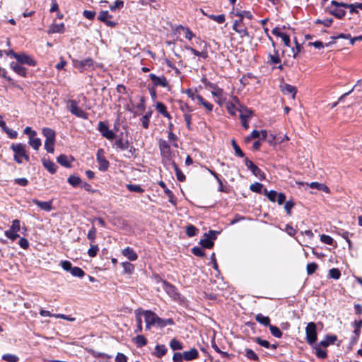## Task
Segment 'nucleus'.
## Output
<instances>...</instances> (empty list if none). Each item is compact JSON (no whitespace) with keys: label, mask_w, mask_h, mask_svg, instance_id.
Wrapping results in <instances>:
<instances>
[{"label":"nucleus","mask_w":362,"mask_h":362,"mask_svg":"<svg viewBox=\"0 0 362 362\" xmlns=\"http://www.w3.org/2000/svg\"><path fill=\"white\" fill-rule=\"evenodd\" d=\"M267 63L270 65L278 64L281 63V59L279 57V52L274 49V54H268Z\"/></svg>","instance_id":"obj_26"},{"label":"nucleus","mask_w":362,"mask_h":362,"mask_svg":"<svg viewBox=\"0 0 362 362\" xmlns=\"http://www.w3.org/2000/svg\"><path fill=\"white\" fill-rule=\"evenodd\" d=\"M70 273L72 276L78 278H82L85 275L83 270L78 267H74Z\"/></svg>","instance_id":"obj_47"},{"label":"nucleus","mask_w":362,"mask_h":362,"mask_svg":"<svg viewBox=\"0 0 362 362\" xmlns=\"http://www.w3.org/2000/svg\"><path fill=\"white\" fill-rule=\"evenodd\" d=\"M317 269V264L315 262L308 263L307 264V273L308 275L313 274Z\"/></svg>","instance_id":"obj_64"},{"label":"nucleus","mask_w":362,"mask_h":362,"mask_svg":"<svg viewBox=\"0 0 362 362\" xmlns=\"http://www.w3.org/2000/svg\"><path fill=\"white\" fill-rule=\"evenodd\" d=\"M233 29L240 35L241 38L249 37V33L242 19L235 20L233 24Z\"/></svg>","instance_id":"obj_8"},{"label":"nucleus","mask_w":362,"mask_h":362,"mask_svg":"<svg viewBox=\"0 0 362 362\" xmlns=\"http://www.w3.org/2000/svg\"><path fill=\"white\" fill-rule=\"evenodd\" d=\"M11 68L19 76L25 77L26 76V69L21 64L16 62H11L10 64Z\"/></svg>","instance_id":"obj_23"},{"label":"nucleus","mask_w":362,"mask_h":362,"mask_svg":"<svg viewBox=\"0 0 362 362\" xmlns=\"http://www.w3.org/2000/svg\"><path fill=\"white\" fill-rule=\"evenodd\" d=\"M97 161L98 163V168L100 171H106L109 168V162L104 156V150L99 148L97 151Z\"/></svg>","instance_id":"obj_10"},{"label":"nucleus","mask_w":362,"mask_h":362,"mask_svg":"<svg viewBox=\"0 0 362 362\" xmlns=\"http://www.w3.org/2000/svg\"><path fill=\"white\" fill-rule=\"evenodd\" d=\"M233 13L235 16L239 17V19H242V21L245 18L251 20L252 18V14L249 11H240L236 10L235 11H233Z\"/></svg>","instance_id":"obj_33"},{"label":"nucleus","mask_w":362,"mask_h":362,"mask_svg":"<svg viewBox=\"0 0 362 362\" xmlns=\"http://www.w3.org/2000/svg\"><path fill=\"white\" fill-rule=\"evenodd\" d=\"M170 346L173 351L176 350H182L183 349L182 344L177 340L176 339H173L170 342Z\"/></svg>","instance_id":"obj_43"},{"label":"nucleus","mask_w":362,"mask_h":362,"mask_svg":"<svg viewBox=\"0 0 362 362\" xmlns=\"http://www.w3.org/2000/svg\"><path fill=\"white\" fill-rule=\"evenodd\" d=\"M28 144L35 151H37L42 144L40 139L35 136L29 138Z\"/></svg>","instance_id":"obj_37"},{"label":"nucleus","mask_w":362,"mask_h":362,"mask_svg":"<svg viewBox=\"0 0 362 362\" xmlns=\"http://www.w3.org/2000/svg\"><path fill=\"white\" fill-rule=\"evenodd\" d=\"M2 359L8 362H18V357L13 354H4L2 356Z\"/></svg>","instance_id":"obj_57"},{"label":"nucleus","mask_w":362,"mask_h":362,"mask_svg":"<svg viewBox=\"0 0 362 362\" xmlns=\"http://www.w3.org/2000/svg\"><path fill=\"white\" fill-rule=\"evenodd\" d=\"M4 234L6 238L10 239L12 241L16 240L18 238H19V235L18 234V232L13 231L11 229H8L4 232Z\"/></svg>","instance_id":"obj_48"},{"label":"nucleus","mask_w":362,"mask_h":362,"mask_svg":"<svg viewBox=\"0 0 362 362\" xmlns=\"http://www.w3.org/2000/svg\"><path fill=\"white\" fill-rule=\"evenodd\" d=\"M156 109L163 117H165L169 119H171V116L169 114V112L167 111L166 107L163 103H162L160 102H158L156 105Z\"/></svg>","instance_id":"obj_30"},{"label":"nucleus","mask_w":362,"mask_h":362,"mask_svg":"<svg viewBox=\"0 0 362 362\" xmlns=\"http://www.w3.org/2000/svg\"><path fill=\"white\" fill-rule=\"evenodd\" d=\"M13 57L21 64H25L29 66H35V61L25 54H13Z\"/></svg>","instance_id":"obj_16"},{"label":"nucleus","mask_w":362,"mask_h":362,"mask_svg":"<svg viewBox=\"0 0 362 362\" xmlns=\"http://www.w3.org/2000/svg\"><path fill=\"white\" fill-rule=\"evenodd\" d=\"M263 185L259 182H255L250 186V189L254 192L262 193Z\"/></svg>","instance_id":"obj_56"},{"label":"nucleus","mask_w":362,"mask_h":362,"mask_svg":"<svg viewBox=\"0 0 362 362\" xmlns=\"http://www.w3.org/2000/svg\"><path fill=\"white\" fill-rule=\"evenodd\" d=\"M231 144H232V146L233 147V149L235 151V153L236 156H238V157H240V158L244 157V156H245L244 153L240 149V148L238 146V145L237 144V143H236L235 139L232 140Z\"/></svg>","instance_id":"obj_53"},{"label":"nucleus","mask_w":362,"mask_h":362,"mask_svg":"<svg viewBox=\"0 0 362 362\" xmlns=\"http://www.w3.org/2000/svg\"><path fill=\"white\" fill-rule=\"evenodd\" d=\"M255 320L260 324L264 326H269L270 325V319L267 316H264L261 313H259L255 315Z\"/></svg>","instance_id":"obj_36"},{"label":"nucleus","mask_w":362,"mask_h":362,"mask_svg":"<svg viewBox=\"0 0 362 362\" xmlns=\"http://www.w3.org/2000/svg\"><path fill=\"white\" fill-rule=\"evenodd\" d=\"M264 194L267 197L269 201L274 202H276L277 197V192L274 190L268 191L267 189H264Z\"/></svg>","instance_id":"obj_46"},{"label":"nucleus","mask_w":362,"mask_h":362,"mask_svg":"<svg viewBox=\"0 0 362 362\" xmlns=\"http://www.w3.org/2000/svg\"><path fill=\"white\" fill-rule=\"evenodd\" d=\"M255 341L257 344H259V345H260V346H263L264 348H267V349H269L270 346H271V344H270V343L268 341L262 339L260 337H256L255 339Z\"/></svg>","instance_id":"obj_62"},{"label":"nucleus","mask_w":362,"mask_h":362,"mask_svg":"<svg viewBox=\"0 0 362 362\" xmlns=\"http://www.w3.org/2000/svg\"><path fill=\"white\" fill-rule=\"evenodd\" d=\"M64 31V24H52L49 26V28L47 31L49 34L52 33H62Z\"/></svg>","instance_id":"obj_31"},{"label":"nucleus","mask_w":362,"mask_h":362,"mask_svg":"<svg viewBox=\"0 0 362 362\" xmlns=\"http://www.w3.org/2000/svg\"><path fill=\"white\" fill-rule=\"evenodd\" d=\"M246 167L252 173V174L259 180L264 179V174L252 161L247 158L245 159Z\"/></svg>","instance_id":"obj_9"},{"label":"nucleus","mask_w":362,"mask_h":362,"mask_svg":"<svg viewBox=\"0 0 362 362\" xmlns=\"http://www.w3.org/2000/svg\"><path fill=\"white\" fill-rule=\"evenodd\" d=\"M281 90L284 94H291L293 98L295 97L297 92L296 87L289 84H284L282 86Z\"/></svg>","instance_id":"obj_35"},{"label":"nucleus","mask_w":362,"mask_h":362,"mask_svg":"<svg viewBox=\"0 0 362 362\" xmlns=\"http://www.w3.org/2000/svg\"><path fill=\"white\" fill-rule=\"evenodd\" d=\"M161 286L162 288L170 296L171 298L176 299L179 296V293L177 291L176 288L172 285L171 284L168 283L166 281H161Z\"/></svg>","instance_id":"obj_13"},{"label":"nucleus","mask_w":362,"mask_h":362,"mask_svg":"<svg viewBox=\"0 0 362 362\" xmlns=\"http://www.w3.org/2000/svg\"><path fill=\"white\" fill-rule=\"evenodd\" d=\"M98 251V246L97 245H93V243H90V247L88 250V255L90 257H94L97 255Z\"/></svg>","instance_id":"obj_54"},{"label":"nucleus","mask_w":362,"mask_h":362,"mask_svg":"<svg viewBox=\"0 0 362 362\" xmlns=\"http://www.w3.org/2000/svg\"><path fill=\"white\" fill-rule=\"evenodd\" d=\"M172 165L175 171L177 179L180 182L184 181L185 180V176L182 173V172L179 169L177 164L175 162H172Z\"/></svg>","instance_id":"obj_40"},{"label":"nucleus","mask_w":362,"mask_h":362,"mask_svg":"<svg viewBox=\"0 0 362 362\" xmlns=\"http://www.w3.org/2000/svg\"><path fill=\"white\" fill-rule=\"evenodd\" d=\"M109 18H111V16L107 11H101L98 16V19L103 23L106 22Z\"/></svg>","instance_id":"obj_63"},{"label":"nucleus","mask_w":362,"mask_h":362,"mask_svg":"<svg viewBox=\"0 0 362 362\" xmlns=\"http://www.w3.org/2000/svg\"><path fill=\"white\" fill-rule=\"evenodd\" d=\"M320 240L322 243H324L327 245H333V244H334L333 238L331 236L327 235H325V234L321 235Z\"/></svg>","instance_id":"obj_60"},{"label":"nucleus","mask_w":362,"mask_h":362,"mask_svg":"<svg viewBox=\"0 0 362 362\" xmlns=\"http://www.w3.org/2000/svg\"><path fill=\"white\" fill-rule=\"evenodd\" d=\"M122 267L125 273L132 274L134 270V267L130 262H126L122 263Z\"/></svg>","instance_id":"obj_59"},{"label":"nucleus","mask_w":362,"mask_h":362,"mask_svg":"<svg viewBox=\"0 0 362 362\" xmlns=\"http://www.w3.org/2000/svg\"><path fill=\"white\" fill-rule=\"evenodd\" d=\"M334 8H331L329 13L339 19L342 18L345 15V11L341 6H334Z\"/></svg>","instance_id":"obj_28"},{"label":"nucleus","mask_w":362,"mask_h":362,"mask_svg":"<svg viewBox=\"0 0 362 362\" xmlns=\"http://www.w3.org/2000/svg\"><path fill=\"white\" fill-rule=\"evenodd\" d=\"M201 245L205 248H211L214 246V241L211 240L209 237H206L200 240Z\"/></svg>","instance_id":"obj_50"},{"label":"nucleus","mask_w":362,"mask_h":362,"mask_svg":"<svg viewBox=\"0 0 362 362\" xmlns=\"http://www.w3.org/2000/svg\"><path fill=\"white\" fill-rule=\"evenodd\" d=\"M98 131L103 136L108 140H112L115 137V134L112 130L109 129L108 126L103 122L98 123Z\"/></svg>","instance_id":"obj_11"},{"label":"nucleus","mask_w":362,"mask_h":362,"mask_svg":"<svg viewBox=\"0 0 362 362\" xmlns=\"http://www.w3.org/2000/svg\"><path fill=\"white\" fill-rule=\"evenodd\" d=\"M196 99L199 104L202 105L206 109L207 111L211 112L213 110L214 105L204 99L202 96L200 95H197Z\"/></svg>","instance_id":"obj_34"},{"label":"nucleus","mask_w":362,"mask_h":362,"mask_svg":"<svg viewBox=\"0 0 362 362\" xmlns=\"http://www.w3.org/2000/svg\"><path fill=\"white\" fill-rule=\"evenodd\" d=\"M208 17L210 19H211L220 24L223 23L226 21L225 15H223V14H220V15H217V16L211 14V15L208 16Z\"/></svg>","instance_id":"obj_52"},{"label":"nucleus","mask_w":362,"mask_h":362,"mask_svg":"<svg viewBox=\"0 0 362 362\" xmlns=\"http://www.w3.org/2000/svg\"><path fill=\"white\" fill-rule=\"evenodd\" d=\"M0 127H1L2 130L6 133L9 138L16 139L17 137V132L8 128L3 119H0Z\"/></svg>","instance_id":"obj_22"},{"label":"nucleus","mask_w":362,"mask_h":362,"mask_svg":"<svg viewBox=\"0 0 362 362\" xmlns=\"http://www.w3.org/2000/svg\"><path fill=\"white\" fill-rule=\"evenodd\" d=\"M167 351V349L164 345H157L155 349V355L160 358L163 356Z\"/></svg>","instance_id":"obj_41"},{"label":"nucleus","mask_w":362,"mask_h":362,"mask_svg":"<svg viewBox=\"0 0 362 362\" xmlns=\"http://www.w3.org/2000/svg\"><path fill=\"white\" fill-rule=\"evenodd\" d=\"M122 255L128 258L130 261H135L138 258L136 253L132 248L129 247H127L123 250Z\"/></svg>","instance_id":"obj_27"},{"label":"nucleus","mask_w":362,"mask_h":362,"mask_svg":"<svg viewBox=\"0 0 362 362\" xmlns=\"http://www.w3.org/2000/svg\"><path fill=\"white\" fill-rule=\"evenodd\" d=\"M306 341L308 344L313 346L317 339L316 325L309 322L305 327Z\"/></svg>","instance_id":"obj_4"},{"label":"nucleus","mask_w":362,"mask_h":362,"mask_svg":"<svg viewBox=\"0 0 362 362\" xmlns=\"http://www.w3.org/2000/svg\"><path fill=\"white\" fill-rule=\"evenodd\" d=\"M11 149L13 151V160L18 164H21L23 163V160L24 159L25 161L28 162L30 160V156L27 151V146L25 144L22 143L14 144L13 143L11 146Z\"/></svg>","instance_id":"obj_1"},{"label":"nucleus","mask_w":362,"mask_h":362,"mask_svg":"<svg viewBox=\"0 0 362 362\" xmlns=\"http://www.w3.org/2000/svg\"><path fill=\"white\" fill-rule=\"evenodd\" d=\"M269 327L271 334L274 337H275L276 338H281L282 337V332L277 327L270 325L269 326Z\"/></svg>","instance_id":"obj_51"},{"label":"nucleus","mask_w":362,"mask_h":362,"mask_svg":"<svg viewBox=\"0 0 362 362\" xmlns=\"http://www.w3.org/2000/svg\"><path fill=\"white\" fill-rule=\"evenodd\" d=\"M67 182L69 184H70L71 186L76 187L78 186L81 182V179L78 176L76 175H70L68 179Z\"/></svg>","instance_id":"obj_39"},{"label":"nucleus","mask_w":362,"mask_h":362,"mask_svg":"<svg viewBox=\"0 0 362 362\" xmlns=\"http://www.w3.org/2000/svg\"><path fill=\"white\" fill-rule=\"evenodd\" d=\"M198 229L193 225H189L186 228V233L189 237H193L196 235Z\"/></svg>","instance_id":"obj_55"},{"label":"nucleus","mask_w":362,"mask_h":362,"mask_svg":"<svg viewBox=\"0 0 362 362\" xmlns=\"http://www.w3.org/2000/svg\"><path fill=\"white\" fill-rule=\"evenodd\" d=\"M159 148L163 158L170 160L172 157V151L168 143L165 140H160L159 141Z\"/></svg>","instance_id":"obj_14"},{"label":"nucleus","mask_w":362,"mask_h":362,"mask_svg":"<svg viewBox=\"0 0 362 362\" xmlns=\"http://www.w3.org/2000/svg\"><path fill=\"white\" fill-rule=\"evenodd\" d=\"M321 346H322L320 345V344H315L313 346L314 353L318 358L325 359L327 357V354L326 350L322 349Z\"/></svg>","instance_id":"obj_25"},{"label":"nucleus","mask_w":362,"mask_h":362,"mask_svg":"<svg viewBox=\"0 0 362 362\" xmlns=\"http://www.w3.org/2000/svg\"><path fill=\"white\" fill-rule=\"evenodd\" d=\"M42 163L45 168L52 174H54L57 171V166L52 160L46 158L42 159Z\"/></svg>","instance_id":"obj_20"},{"label":"nucleus","mask_w":362,"mask_h":362,"mask_svg":"<svg viewBox=\"0 0 362 362\" xmlns=\"http://www.w3.org/2000/svg\"><path fill=\"white\" fill-rule=\"evenodd\" d=\"M184 358L187 361L194 360L199 357V352L197 349L192 348L189 351H184Z\"/></svg>","instance_id":"obj_24"},{"label":"nucleus","mask_w":362,"mask_h":362,"mask_svg":"<svg viewBox=\"0 0 362 362\" xmlns=\"http://www.w3.org/2000/svg\"><path fill=\"white\" fill-rule=\"evenodd\" d=\"M337 336L335 335H327L325 338L320 341L319 344L322 347L326 348L328 346L334 344V342L337 341Z\"/></svg>","instance_id":"obj_29"},{"label":"nucleus","mask_w":362,"mask_h":362,"mask_svg":"<svg viewBox=\"0 0 362 362\" xmlns=\"http://www.w3.org/2000/svg\"><path fill=\"white\" fill-rule=\"evenodd\" d=\"M115 146L122 151L127 150L129 148V141H123L122 139H118L115 141Z\"/></svg>","instance_id":"obj_38"},{"label":"nucleus","mask_w":362,"mask_h":362,"mask_svg":"<svg viewBox=\"0 0 362 362\" xmlns=\"http://www.w3.org/2000/svg\"><path fill=\"white\" fill-rule=\"evenodd\" d=\"M233 100H234L235 103L233 102L228 103L226 105V108L230 115L235 116L236 115L237 112H239L240 108L236 107V105H235V103H239V100H238V98H236V97L233 98Z\"/></svg>","instance_id":"obj_21"},{"label":"nucleus","mask_w":362,"mask_h":362,"mask_svg":"<svg viewBox=\"0 0 362 362\" xmlns=\"http://www.w3.org/2000/svg\"><path fill=\"white\" fill-rule=\"evenodd\" d=\"M310 187L313 189H317L319 190H322L325 192H329V188L324 184L319 183L317 182H311Z\"/></svg>","instance_id":"obj_42"},{"label":"nucleus","mask_w":362,"mask_h":362,"mask_svg":"<svg viewBox=\"0 0 362 362\" xmlns=\"http://www.w3.org/2000/svg\"><path fill=\"white\" fill-rule=\"evenodd\" d=\"M149 78L152 81L154 86L167 87L168 81L164 76H157L154 74H150Z\"/></svg>","instance_id":"obj_15"},{"label":"nucleus","mask_w":362,"mask_h":362,"mask_svg":"<svg viewBox=\"0 0 362 362\" xmlns=\"http://www.w3.org/2000/svg\"><path fill=\"white\" fill-rule=\"evenodd\" d=\"M74 66L78 69L80 72H83L85 70H90L94 67V62L91 58H87L81 61H74Z\"/></svg>","instance_id":"obj_6"},{"label":"nucleus","mask_w":362,"mask_h":362,"mask_svg":"<svg viewBox=\"0 0 362 362\" xmlns=\"http://www.w3.org/2000/svg\"><path fill=\"white\" fill-rule=\"evenodd\" d=\"M57 160L62 166H64L66 168H69L71 166L69 161L68 160V158L66 155H64V154L60 155L59 156L57 157Z\"/></svg>","instance_id":"obj_44"},{"label":"nucleus","mask_w":362,"mask_h":362,"mask_svg":"<svg viewBox=\"0 0 362 362\" xmlns=\"http://www.w3.org/2000/svg\"><path fill=\"white\" fill-rule=\"evenodd\" d=\"M329 275L334 279H339L341 276L340 271L337 268H332L329 271Z\"/></svg>","instance_id":"obj_58"},{"label":"nucleus","mask_w":362,"mask_h":362,"mask_svg":"<svg viewBox=\"0 0 362 362\" xmlns=\"http://www.w3.org/2000/svg\"><path fill=\"white\" fill-rule=\"evenodd\" d=\"M245 356L250 360L259 361V356L250 349H245Z\"/></svg>","instance_id":"obj_49"},{"label":"nucleus","mask_w":362,"mask_h":362,"mask_svg":"<svg viewBox=\"0 0 362 362\" xmlns=\"http://www.w3.org/2000/svg\"><path fill=\"white\" fill-rule=\"evenodd\" d=\"M96 237V229L94 226H92V228L89 230L87 238L90 241V243H94L95 239Z\"/></svg>","instance_id":"obj_61"},{"label":"nucleus","mask_w":362,"mask_h":362,"mask_svg":"<svg viewBox=\"0 0 362 362\" xmlns=\"http://www.w3.org/2000/svg\"><path fill=\"white\" fill-rule=\"evenodd\" d=\"M201 81L206 87L212 89L211 94L213 96L218 98H221L222 97L223 90L222 88H220L216 84L209 81L205 76L202 78Z\"/></svg>","instance_id":"obj_7"},{"label":"nucleus","mask_w":362,"mask_h":362,"mask_svg":"<svg viewBox=\"0 0 362 362\" xmlns=\"http://www.w3.org/2000/svg\"><path fill=\"white\" fill-rule=\"evenodd\" d=\"M158 185L163 189L164 190V192L165 193V194L168 197V201L169 202H170L172 204H173L174 206L176 205V200H175V198L174 197V194L173 193V192L171 190H170L166 185L165 184L164 182L163 181H160L158 182Z\"/></svg>","instance_id":"obj_19"},{"label":"nucleus","mask_w":362,"mask_h":362,"mask_svg":"<svg viewBox=\"0 0 362 362\" xmlns=\"http://www.w3.org/2000/svg\"><path fill=\"white\" fill-rule=\"evenodd\" d=\"M134 341L138 347H142L147 344V340L143 335L136 336Z\"/></svg>","instance_id":"obj_45"},{"label":"nucleus","mask_w":362,"mask_h":362,"mask_svg":"<svg viewBox=\"0 0 362 362\" xmlns=\"http://www.w3.org/2000/svg\"><path fill=\"white\" fill-rule=\"evenodd\" d=\"M239 112L240 120H249L252 115V111L247 107L240 108Z\"/></svg>","instance_id":"obj_32"},{"label":"nucleus","mask_w":362,"mask_h":362,"mask_svg":"<svg viewBox=\"0 0 362 362\" xmlns=\"http://www.w3.org/2000/svg\"><path fill=\"white\" fill-rule=\"evenodd\" d=\"M197 45L202 49V51H198L196 49L189 46L185 45V49L190 51L194 55L197 57H201L203 59H206L208 57V52H207V44L205 41L201 40L199 38L196 41Z\"/></svg>","instance_id":"obj_3"},{"label":"nucleus","mask_w":362,"mask_h":362,"mask_svg":"<svg viewBox=\"0 0 362 362\" xmlns=\"http://www.w3.org/2000/svg\"><path fill=\"white\" fill-rule=\"evenodd\" d=\"M67 109L74 115L86 119V113L81 108L78 107V103L74 100H69L67 101Z\"/></svg>","instance_id":"obj_5"},{"label":"nucleus","mask_w":362,"mask_h":362,"mask_svg":"<svg viewBox=\"0 0 362 362\" xmlns=\"http://www.w3.org/2000/svg\"><path fill=\"white\" fill-rule=\"evenodd\" d=\"M144 315L146 329H150L152 326L156 325L158 315L151 310H146L143 313Z\"/></svg>","instance_id":"obj_12"},{"label":"nucleus","mask_w":362,"mask_h":362,"mask_svg":"<svg viewBox=\"0 0 362 362\" xmlns=\"http://www.w3.org/2000/svg\"><path fill=\"white\" fill-rule=\"evenodd\" d=\"M331 5L332 6H341L342 7L344 8H349L350 9V12L351 13H357V8H359L361 10H362V3H356V4H345V3H339V2H337V1H331Z\"/></svg>","instance_id":"obj_17"},{"label":"nucleus","mask_w":362,"mask_h":362,"mask_svg":"<svg viewBox=\"0 0 362 362\" xmlns=\"http://www.w3.org/2000/svg\"><path fill=\"white\" fill-rule=\"evenodd\" d=\"M33 203H34L35 205H37L39 208H40L42 210L45 211H50L52 209V201L49 202H42L39 201L37 199H33L32 200Z\"/></svg>","instance_id":"obj_18"},{"label":"nucleus","mask_w":362,"mask_h":362,"mask_svg":"<svg viewBox=\"0 0 362 362\" xmlns=\"http://www.w3.org/2000/svg\"><path fill=\"white\" fill-rule=\"evenodd\" d=\"M42 133L43 136L45 137V148L48 153H54V144L56 140V133L55 132L48 127H44L42 129Z\"/></svg>","instance_id":"obj_2"}]
</instances>
